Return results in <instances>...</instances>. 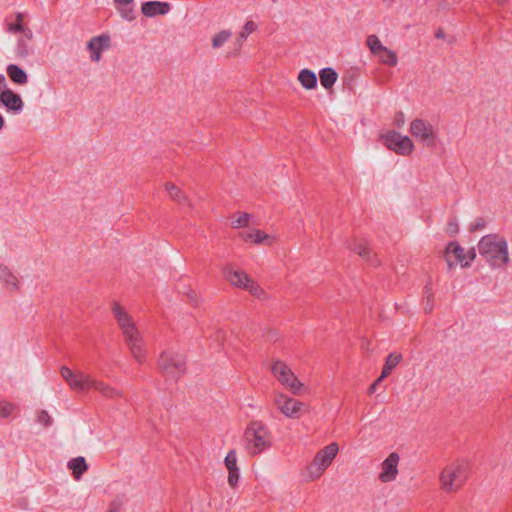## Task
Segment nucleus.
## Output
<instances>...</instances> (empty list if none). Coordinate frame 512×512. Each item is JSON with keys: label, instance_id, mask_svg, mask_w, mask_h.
<instances>
[{"label": "nucleus", "instance_id": "obj_46", "mask_svg": "<svg viewBox=\"0 0 512 512\" xmlns=\"http://www.w3.org/2000/svg\"><path fill=\"white\" fill-rule=\"evenodd\" d=\"M451 229H453V231H457V225H454V226H451Z\"/></svg>", "mask_w": 512, "mask_h": 512}, {"label": "nucleus", "instance_id": "obj_44", "mask_svg": "<svg viewBox=\"0 0 512 512\" xmlns=\"http://www.w3.org/2000/svg\"><path fill=\"white\" fill-rule=\"evenodd\" d=\"M400 117H401V118H400V119H398V124H399V125H401V124H403V123H404L403 115L401 114V115H400Z\"/></svg>", "mask_w": 512, "mask_h": 512}, {"label": "nucleus", "instance_id": "obj_43", "mask_svg": "<svg viewBox=\"0 0 512 512\" xmlns=\"http://www.w3.org/2000/svg\"><path fill=\"white\" fill-rule=\"evenodd\" d=\"M5 126V120L2 115H0V130H2Z\"/></svg>", "mask_w": 512, "mask_h": 512}, {"label": "nucleus", "instance_id": "obj_32", "mask_svg": "<svg viewBox=\"0 0 512 512\" xmlns=\"http://www.w3.org/2000/svg\"><path fill=\"white\" fill-rule=\"evenodd\" d=\"M23 16L21 13H18L16 15V23L9 24L8 29L10 32L16 33V32H25L26 35H31V32L29 30L25 31L23 24H22Z\"/></svg>", "mask_w": 512, "mask_h": 512}, {"label": "nucleus", "instance_id": "obj_2", "mask_svg": "<svg viewBox=\"0 0 512 512\" xmlns=\"http://www.w3.org/2000/svg\"><path fill=\"white\" fill-rule=\"evenodd\" d=\"M479 254L493 268H503L510 262L507 240L499 234H487L477 244Z\"/></svg>", "mask_w": 512, "mask_h": 512}, {"label": "nucleus", "instance_id": "obj_41", "mask_svg": "<svg viewBox=\"0 0 512 512\" xmlns=\"http://www.w3.org/2000/svg\"><path fill=\"white\" fill-rule=\"evenodd\" d=\"M188 297H189L192 301H194V302H196V301H197V294H196L195 292H191V293H189V294H188Z\"/></svg>", "mask_w": 512, "mask_h": 512}, {"label": "nucleus", "instance_id": "obj_3", "mask_svg": "<svg viewBox=\"0 0 512 512\" xmlns=\"http://www.w3.org/2000/svg\"><path fill=\"white\" fill-rule=\"evenodd\" d=\"M244 448L251 456L258 455L272 446V432L259 420L251 421L243 434Z\"/></svg>", "mask_w": 512, "mask_h": 512}, {"label": "nucleus", "instance_id": "obj_34", "mask_svg": "<svg viewBox=\"0 0 512 512\" xmlns=\"http://www.w3.org/2000/svg\"><path fill=\"white\" fill-rule=\"evenodd\" d=\"M16 410V406L8 401H0V416L9 417Z\"/></svg>", "mask_w": 512, "mask_h": 512}, {"label": "nucleus", "instance_id": "obj_40", "mask_svg": "<svg viewBox=\"0 0 512 512\" xmlns=\"http://www.w3.org/2000/svg\"><path fill=\"white\" fill-rule=\"evenodd\" d=\"M380 382H381V381H378V379H377V380H376V381H375V382H374V383L369 387L368 392H369L370 394L374 393V392L376 391L377 386H378V384H379Z\"/></svg>", "mask_w": 512, "mask_h": 512}, {"label": "nucleus", "instance_id": "obj_29", "mask_svg": "<svg viewBox=\"0 0 512 512\" xmlns=\"http://www.w3.org/2000/svg\"><path fill=\"white\" fill-rule=\"evenodd\" d=\"M253 216L246 212H241L233 215L232 217V227L233 228H242V227H248L249 223L251 222Z\"/></svg>", "mask_w": 512, "mask_h": 512}, {"label": "nucleus", "instance_id": "obj_22", "mask_svg": "<svg viewBox=\"0 0 512 512\" xmlns=\"http://www.w3.org/2000/svg\"><path fill=\"white\" fill-rule=\"evenodd\" d=\"M6 71L8 77L13 83L20 86L26 85L28 83L27 73L18 65L10 64L7 66Z\"/></svg>", "mask_w": 512, "mask_h": 512}, {"label": "nucleus", "instance_id": "obj_27", "mask_svg": "<svg viewBox=\"0 0 512 512\" xmlns=\"http://www.w3.org/2000/svg\"><path fill=\"white\" fill-rule=\"evenodd\" d=\"M92 388L108 398L120 397L122 395L120 391L114 389L109 384L96 378Z\"/></svg>", "mask_w": 512, "mask_h": 512}, {"label": "nucleus", "instance_id": "obj_6", "mask_svg": "<svg viewBox=\"0 0 512 512\" xmlns=\"http://www.w3.org/2000/svg\"><path fill=\"white\" fill-rule=\"evenodd\" d=\"M270 370L276 380L288 391L294 395H300L305 385L299 380L292 369L282 360L272 361Z\"/></svg>", "mask_w": 512, "mask_h": 512}, {"label": "nucleus", "instance_id": "obj_21", "mask_svg": "<svg viewBox=\"0 0 512 512\" xmlns=\"http://www.w3.org/2000/svg\"><path fill=\"white\" fill-rule=\"evenodd\" d=\"M170 10V6L166 2L148 1L141 6V12L146 17H155L157 15H166Z\"/></svg>", "mask_w": 512, "mask_h": 512}, {"label": "nucleus", "instance_id": "obj_31", "mask_svg": "<svg viewBox=\"0 0 512 512\" xmlns=\"http://www.w3.org/2000/svg\"><path fill=\"white\" fill-rule=\"evenodd\" d=\"M224 464L228 472L239 470L237 465V453L235 450H230L225 459Z\"/></svg>", "mask_w": 512, "mask_h": 512}, {"label": "nucleus", "instance_id": "obj_28", "mask_svg": "<svg viewBox=\"0 0 512 512\" xmlns=\"http://www.w3.org/2000/svg\"><path fill=\"white\" fill-rule=\"evenodd\" d=\"M320 83L325 89H330L337 81L338 75L332 68H324L319 73Z\"/></svg>", "mask_w": 512, "mask_h": 512}, {"label": "nucleus", "instance_id": "obj_18", "mask_svg": "<svg viewBox=\"0 0 512 512\" xmlns=\"http://www.w3.org/2000/svg\"><path fill=\"white\" fill-rule=\"evenodd\" d=\"M110 47V37L107 34H101L92 37L87 42V50L89 51V58L92 62L98 63L102 58V52L108 50Z\"/></svg>", "mask_w": 512, "mask_h": 512}, {"label": "nucleus", "instance_id": "obj_13", "mask_svg": "<svg viewBox=\"0 0 512 512\" xmlns=\"http://www.w3.org/2000/svg\"><path fill=\"white\" fill-rule=\"evenodd\" d=\"M382 140L388 149L402 156L412 154L415 148L413 141L408 136L402 135L395 130L383 134Z\"/></svg>", "mask_w": 512, "mask_h": 512}, {"label": "nucleus", "instance_id": "obj_30", "mask_svg": "<svg viewBox=\"0 0 512 512\" xmlns=\"http://www.w3.org/2000/svg\"><path fill=\"white\" fill-rule=\"evenodd\" d=\"M232 33L229 30H222L212 37V47L214 49L221 48L231 37Z\"/></svg>", "mask_w": 512, "mask_h": 512}, {"label": "nucleus", "instance_id": "obj_23", "mask_svg": "<svg viewBox=\"0 0 512 512\" xmlns=\"http://www.w3.org/2000/svg\"><path fill=\"white\" fill-rule=\"evenodd\" d=\"M67 466L72 471V475L75 480H79L88 470V465L85 461V458L81 456L71 459Z\"/></svg>", "mask_w": 512, "mask_h": 512}, {"label": "nucleus", "instance_id": "obj_26", "mask_svg": "<svg viewBox=\"0 0 512 512\" xmlns=\"http://www.w3.org/2000/svg\"><path fill=\"white\" fill-rule=\"evenodd\" d=\"M297 80L305 89H314L317 85L316 74L309 69H302L297 77Z\"/></svg>", "mask_w": 512, "mask_h": 512}, {"label": "nucleus", "instance_id": "obj_25", "mask_svg": "<svg viewBox=\"0 0 512 512\" xmlns=\"http://www.w3.org/2000/svg\"><path fill=\"white\" fill-rule=\"evenodd\" d=\"M164 188L172 200H174L178 203H181V204H186L189 207H191V203H190L188 197L175 184L168 182L164 185Z\"/></svg>", "mask_w": 512, "mask_h": 512}, {"label": "nucleus", "instance_id": "obj_20", "mask_svg": "<svg viewBox=\"0 0 512 512\" xmlns=\"http://www.w3.org/2000/svg\"><path fill=\"white\" fill-rule=\"evenodd\" d=\"M0 281L6 289L18 291L21 287V281L18 276L7 266L0 264Z\"/></svg>", "mask_w": 512, "mask_h": 512}, {"label": "nucleus", "instance_id": "obj_11", "mask_svg": "<svg viewBox=\"0 0 512 512\" xmlns=\"http://www.w3.org/2000/svg\"><path fill=\"white\" fill-rule=\"evenodd\" d=\"M161 372L170 379H176L185 372V359L175 352H163L158 361Z\"/></svg>", "mask_w": 512, "mask_h": 512}, {"label": "nucleus", "instance_id": "obj_9", "mask_svg": "<svg viewBox=\"0 0 512 512\" xmlns=\"http://www.w3.org/2000/svg\"><path fill=\"white\" fill-rule=\"evenodd\" d=\"M60 375L68 387L75 392H87L92 389L95 378L82 370L70 369L67 366L60 368Z\"/></svg>", "mask_w": 512, "mask_h": 512}, {"label": "nucleus", "instance_id": "obj_17", "mask_svg": "<svg viewBox=\"0 0 512 512\" xmlns=\"http://www.w3.org/2000/svg\"><path fill=\"white\" fill-rule=\"evenodd\" d=\"M239 236L243 241L254 245L272 246L277 241V237L275 235L268 234L265 231L256 228H250L242 231Z\"/></svg>", "mask_w": 512, "mask_h": 512}, {"label": "nucleus", "instance_id": "obj_24", "mask_svg": "<svg viewBox=\"0 0 512 512\" xmlns=\"http://www.w3.org/2000/svg\"><path fill=\"white\" fill-rule=\"evenodd\" d=\"M402 360V355L400 353H390L383 366V370L381 375L378 377V381H382L385 379L392 370L400 363Z\"/></svg>", "mask_w": 512, "mask_h": 512}, {"label": "nucleus", "instance_id": "obj_36", "mask_svg": "<svg viewBox=\"0 0 512 512\" xmlns=\"http://www.w3.org/2000/svg\"><path fill=\"white\" fill-rule=\"evenodd\" d=\"M424 296L426 299V305H425V311L427 313H430L433 309L432 300H433V294L432 290L429 286H426L424 289Z\"/></svg>", "mask_w": 512, "mask_h": 512}, {"label": "nucleus", "instance_id": "obj_15", "mask_svg": "<svg viewBox=\"0 0 512 512\" xmlns=\"http://www.w3.org/2000/svg\"><path fill=\"white\" fill-rule=\"evenodd\" d=\"M409 132L420 143L426 146H433L436 142L437 133L433 125L422 119H415L411 122Z\"/></svg>", "mask_w": 512, "mask_h": 512}, {"label": "nucleus", "instance_id": "obj_4", "mask_svg": "<svg viewBox=\"0 0 512 512\" xmlns=\"http://www.w3.org/2000/svg\"><path fill=\"white\" fill-rule=\"evenodd\" d=\"M469 472V462L457 459L445 465L439 474L440 489L445 493H456L464 485Z\"/></svg>", "mask_w": 512, "mask_h": 512}, {"label": "nucleus", "instance_id": "obj_16", "mask_svg": "<svg viewBox=\"0 0 512 512\" xmlns=\"http://www.w3.org/2000/svg\"><path fill=\"white\" fill-rule=\"evenodd\" d=\"M400 455L397 452H391L380 463L377 479L382 484L395 481L399 475Z\"/></svg>", "mask_w": 512, "mask_h": 512}, {"label": "nucleus", "instance_id": "obj_37", "mask_svg": "<svg viewBox=\"0 0 512 512\" xmlns=\"http://www.w3.org/2000/svg\"><path fill=\"white\" fill-rule=\"evenodd\" d=\"M37 421L39 424L47 427L52 424V418L46 411H39L37 413Z\"/></svg>", "mask_w": 512, "mask_h": 512}, {"label": "nucleus", "instance_id": "obj_19", "mask_svg": "<svg viewBox=\"0 0 512 512\" xmlns=\"http://www.w3.org/2000/svg\"><path fill=\"white\" fill-rule=\"evenodd\" d=\"M120 17L128 22L136 19L135 0H112Z\"/></svg>", "mask_w": 512, "mask_h": 512}, {"label": "nucleus", "instance_id": "obj_8", "mask_svg": "<svg viewBox=\"0 0 512 512\" xmlns=\"http://www.w3.org/2000/svg\"><path fill=\"white\" fill-rule=\"evenodd\" d=\"M476 258V251L474 248L466 250L457 242H450L445 249V260L450 269L459 265L462 268L470 267L471 263Z\"/></svg>", "mask_w": 512, "mask_h": 512}, {"label": "nucleus", "instance_id": "obj_1", "mask_svg": "<svg viewBox=\"0 0 512 512\" xmlns=\"http://www.w3.org/2000/svg\"><path fill=\"white\" fill-rule=\"evenodd\" d=\"M111 310L132 357L136 362L143 363L146 358L143 336L137 328L132 316L118 302L112 303Z\"/></svg>", "mask_w": 512, "mask_h": 512}, {"label": "nucleus", "instance_id": "obj_45", "mask_svg": "<svg viewBox=\"0 0 512 512\" xmlns=\"http://www.w3.org/2000/svg\"><path fill=\"white\" fill-rule=\"evenodd\" d=\"M451 229H453V231H457V225H454V226H451Z\"/></svg>", "mask_w": 512, "mask_h": 512}, {"label": "nucleus", "instance_id": "obj_12", "mask_svg": "<svg viewBox=\"0 0 512 512\" xmlns=\"http://www.w3.org/2000/svg\"><path fill=\"white\" fill-rule=\"evenodd\" d=\"M0 106H4L8 113L18 115L24 109L22 97L9 88L6 77L0 74Z\"/></svg>", "mask_w": 512, "mask_h": 512}, {"label": "nucleus", "instance_id": "obj_10", "mask_svg": "<svg viewBox=\"0 0 512 512\" xmlns=\"http://www.w3.org/2000/svg\"><path fill=\"white\" fill-rule=\"evenodd\" d=\"M273 403L282 415L291 419H298L307 411V405L304 402L283 392L274 394Z\"/></svg>", "mask_w": 512, "mask_h": 512}, {"label": "nucleus", "instance_id": "obj_7", "mask_svg": "<svg viewBox=\"0 0 512 512\" xmlns=\"http://www.w3.org/2000/svg\"><path fill=\"white\" fill-rule=\"evenodd\" d=\"M224 277L231 285L247 290L252 296L258 299L267 298L264 289L243 270L227 266L224 269Z\"/></svg>", "mask_w": 512, "mask_h": 512}, {"label": "nucleus", "instance_id": "obj_5", "mask_svg": "<svg viewBox=\"0 0 512 512\" xmlns=\"http://www.w3.org/2000/svg\"><path fill=\"white\" fill-rule=\"evenodd\" d=\"M339 450L340 447L336 442H332L320 449L305 468L307 480L310 482L319 480L333 463Z\"/></svg>", "mask_w": 512, "mask_h": 512}, {"label": "nucleus", "instance_id": "obj_38", "mask_svg": "<svg viewBox=\"0 0 512 512\" xmlns=\"http://www.w3.org/2000/svg\"><path fill=\"white\" fill-rule=\"evenodd\" d=\"M486 227V221L483 218H476L469 226L470 232L480 231Z\"/></svg>", "mask_w": 512, "mask_h": 512}, {"label": "nucleus", "instance_id": "obj_42", "mask_svg": "<svg viewBox=\"0 0 512 512\" xmlns=\"http://www.w3.org/2000/svg\"><path fill=\"white\" fill-rule=\"evenodd\" d=\"M435 36H436L437 38H444V37H445L444 31H443V30H441V29H440V30H438V31L436 32Z\"/></svg>", "mask_w": 512, "mask_h": 512}, {"label": "nucleus", "instance_id": "obj_14", "mask_svg": "<svg viewBox=\"0 0 512 512\" xmlns=\"http://www.w3.org/2000/svg\"><path fill=\"white\" fill-rule=\"evenodd\" d=\"M366 45L371 54L377 57L381 64L394 67L398 64V56L396 52L384 46L375 34H371L366 39Z\"/></svg>", "mask_w": 512, "mask_h": 512}, {"label": "nucleus", "instance_id": "obj_39", "mask_svg": "<svg viewBox=\"0 0 512 512\" xmlns=\"http://www.w3.org/2000/svg\"><path fill=\"white\" fill-rule=\"evenodd\" d=\"M240 478L239 470L228 472V484L231 488H235Z\"/></svg>", "mask_w": 512, "mask_h": 512}, {"label": "nucleus", "instance_id": "obj_33", "mask_svg": "<svg viewBox=\"0 0 512 512\" xmlns=\"http://www.w3.org/2000/svg\"><path fill=\"white\" fill-rule=\"evenodd\" d=\"M353 250L366 261H371L372 253L364 243H357Z\"/></svg>", "mask_w": 512, "mask_h": 512}, {"label": "nucleus", "instance_id": "obj_35", "mask_svg": "<svg viewBox=\"0 0 512 512\" xmlns=\"http://www.w3.org/2000/svg\"><path fill=\"white\" fill-rule=\"evenodd\" d=\"M256 28L257 25L253 21H247L239 34L240 42H243Z\"/></svg>", "mask_w": 512, "mask_h": 512}]
</instances>
